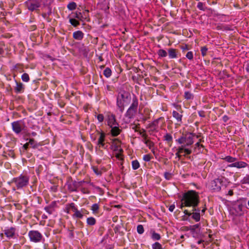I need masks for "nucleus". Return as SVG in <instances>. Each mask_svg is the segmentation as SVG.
<instances>
[{
	"instance_id": "obj_11",
	"label": "nucleus",
	"mask_w": 249,
	"mask_h": 249,
	"mask_svg": "<svg viewBox=\"0 0 249 249\" xmlns=\"http://www.w3.org/2000/svg\"><path fill=\"white\" fill-rule=\"evenodd\" d=\"M247 167L249 168V165L246 162L243 161H237V160L234 162L230 164L227 166V167H235L238 169L246 168Z\"/></svg>"
},
{
	"instance_id": "obj_3",
	"label": "nucleus",
	"mask_w": 249,
	"mask_h": 249,
	"mask_svg": "<svg viewBox=\"0 0 249 249\" xmlns=\"http://www.w3.org/2000/svg\"><path fill=\"white\" fill-rule=\"evenodd\" d=\"M196 136L195 133H187L182 135L176 141L180 144H184L186 146L191 145L194 142V139Z\"/></svg>"
},
{
	"instance_id": "obj_63",
	"label": "nucleus",
	"mask_w": 249,
	"mask_h": 249,
	"mask_svg": "<svg viewBox=\"0 0 249 249\" xmlns=\"http://www.w3.org/2000/svg\"><path fill=\"white\" fill-rule=\"evenodd\" d=\"M81 212L83 213V215L84 214H89V212L87 210L84 209H81Z\"/></svg>"
},
{
	"instance_id": "obj_52",
	"label": "nucleus",
	"mask_w": 249,
	"mask_h": 249,
	"mask_svg": "<svg viewBox=\"0 0 249 249\" xmlns=\"http://www.w3.org/2000/svg\"><path fill=\"white\" fill-rule=\"evenodd\" d=\"M186 146L184 145H182L181 146L179 147L177 149V152L180 154L184 152V147Z\"/></svg>"
},
{
	"instance_id": "obj_64",
	"label": "nucleus",
	"mask_w": 249,
	"mask_h": 249,
	"mask_svg": "<svg viewBox=\"0 0 249 249\" xmlns=\"http://www.w3.org/2000/svg\"><path fill=\"white\" fill-rule=\"evenodd\" d=\"M181 49L183 51H184L185 50H188V46L186 45H185L184 46H182L181 47Z\"/></svg>"
},
{
	"instance_id": "obj_32",
	"label": "nucleus",
	"mask_w": 249,
	"mask_h": 249,
	"mask_svg": "<svg viewBox=\"0 0 249 249\" xmlns=\"http://www.w3.org/2000/svg\"><path fill=\"white\" fill-rule=\"evenodd\" d=\"M94 173L98 176H100L102 174V171L101 170L99 169L97 166H92L91 167Z\"/></svg>"
},
{
	"instance_id": "obj_37",
	"label": "nucleus",
	"mask_w": 249,
	"mask_h": 249,
	"mask_svg": "<svg viewBox=\"0 0 249 249\" xmlns=\"http://www.w3.org/2000/svg\"><path fill=\"white\" fill-rule=\"evenodd\" d=\"M21 78L23 82H28L30 80L29 74L27 73H24L22 74Z\"/></svg>"
},
{
	"instance_id": "obj_15",
	"label": "nucleus",
	"mask_w": 249,
	"mask_h": 249,
	"mask_svg": "<svg viewBox=\"0 0 249 249\" xmlns=\"http://www.w3.org/2000/svg\"><path fill=\"white\" fill-rule=\"evenodd\" d=\"M57 207V203L55 201L52 202L49 205L44 207V210L49 214H52L55 211Z\"/></svg>"
},
{
	"instance_id": "obj_21",
	"label": "nucleus",
	"mask_w": 249,
	"mask_h": 249,
	"mask_svg": "<svg viewBox=\"0 0 249 249\" xmlns=\"http://www.w3.org/2000/svg\"><path fill=\"white\" fill-rule=\"evenodd\" d=\"M84 33L80 30L74 32L72 34L73 38L77 40H81L84 38Z\"/></svg>"
},
{
	"instance_id": "obj_1",
	"label": "nucleus",
	"mask_w": 249,
	"mask_h": 249,
	"mask_svg": "<svg viewBox=\"0 0 249 249\" xmlns=\"http://www.w3.org/2000/svg\"><path fill=\"white\" fill-rule=\"evenodd\" d=\"M181 202V209L184 207H192L193 208L197 207L199 203V196L196 192L190 190L183 194Z\"/></svg>"
},
{
	"instance_id": "obj_5",
	"label": "nucleus",
	"mask_w": 249,
	"mask_h": 249,
	"mask_svg": "<svg viewBox=\"0 0 249 249\" xmlns=\"http://www.w3.org/2000/svg\"><path fill=\"white\" fill-rule=\"evenodd\" d=\"M28 236L30 241L34 243H39L44 240L42 234L38 231L31 230L28 232Z\"/></svg>"
},
{
	"instance_id": "obj_23",
	"label": "nucleus",
	"mask_w": 249,
	"mask_h": 249,
	"mask_svg": "<svg viewBox=\"0 0 249 249\" xmlns=\"http://www.w3.org/2000/svg\"><path fill=\"white\" fill-rule=\"evenodd\" d=\"M26 141L29 140V142H28L30 145L31 146V147L33 148H36L38 145L37 142H36L34 139H26Z\"/></svg>"
},
{
	"instance_id": "obj_46",
	"label": "nucleus",
	"mask_w": 249,
	"mask_h": 249,
	"mask_svg": "<svg viewBox=\"0 0 249 249\" xmlns=\"http://www.w3.org/2000/svg\"><path fill=\"white\" fill-rule=\"evenodd\" d=\"M186 57L190 60H192L193 59V53L192 51L188 52L186 54Z\"/></svg>"
},
{
	"instance_id": "obj_2",
	"label": "nucleus",
	"mask_w": 249,
	"mask_h": 249,
	"mask_svg": "<svg viewBox=\"0 0 249 249\" xmlns=\"http://www.w3.org/2000/svg\"><path fill=\"white\" fill-rule=\"evenodd\" d=\"M131 101L129 93L122 91L119 93L116 101V106L121 113L124 111V106L128 104Z\"/></svg>"
},
{
	"instance_id": "obj_42",
	"label": "nucleus",
	"mask_w": 249,
	"mask_h": 249,
	"mask_svg": "<svg viewBox=\"0 0 249 249\" xmlns=\"http://www.w3.org/2000/svg\"><path fill=\"white\" fill-rule=\"evenodd\" d=\"M201 53L203 56H205L207 55L208 48L206 46H203L201 48Z\"/></svg>"
},
{
	"instance_id": "obj_10",
	"label": "nucleus",
	"mask_w": 249,
	"mask_h": 249,
	"mask_svg": "<svg viewBox=\"0 0 249 249\" xmlns=\"http://www.w3.org/2000/svg\"><path fill=\"white\" fill-rule=\"evenodd\" d=\"M4 234L8 239L17 238V229L14 227H7L4 231Z\"/></svg>"
},
{
	"instance_id": "obj_36",
	"label": "nucleus",
	"mask_w": 249,
	"mask_h": 249,
	"mask_svg": "<svg viewBox=\"0 0 249 249\" xmlns=\"http://www.w3.org/2000/svg\"><path fill=\"white\" fill-rule=\"evenodd\" d=\"M139 162L137 160H134L132 161V167L133 170H137L140 167Z\"/></svg>"
},
{
	"instance_id": "obj_22",
	"label": "nucleus",
	"mask_w": 249,
	"mask_h": 249,
	"mask_svg": "<svg viewBox=\"0 0 249 249\" xmlns=\"http://www.w3.org/2000/svg\"><path fill=\"white\" fill-rule=\"evenodd\" d=\"M163 140L166 142L169 146H171L173 143V137L170 133H166L163 136Z\"/></svg>"
},
{
	"instance_id": "obj_55",
	"label": "nucleus",
	"mask_w": 249,
	"mask_h": 249,
	"mask_svg": "<svg viewBox=\"0 0 249 249\" xmlns=\"http://www.w3.org/2000/svg\"><path fill=\"white\" fill-rule=\"evenodd\" d=\"M198 114L199 116L201 117H205V112L203 110L199 111L198 112Z\"/></svg>"
},
{
	"instance_id": "obj_48",
	"label": "nucleus",
	"mask_w": 249,
	"mask_h": 249,
	"mask_svg": "<svg viewBox=\"0 0 249 249\" xmlns=\"http://www.w3.org/2000/svg\"><path fill=\"white\" fill-rule=\"evenodd\" d=\"M96 118L99 123H102L104 120V116L102 114H99L97 115Z\"/></svg>"
},
{
	"instance_id": "obj_12",
	"label": "nucleus",
	"mask_w": 249,
	"mask_h": 249,
	"mask_svg": "<svg viewBox=\"0 0 249 249\" xmlns=\"http://www.w3.org/2000/svg\"><path fill=\"white\" fill-rule=\"evenodd\" d=\"M97 132H98V133L100 134V136H99L98 141H97V145L99 146V147L105 148H106L105 141H106V134L103 131L99 132V131H97Z\"/></svg>"
},
{
	"instance_id": "obj_6",
	"label": "nucleus",
	"mask_w": 249,
	"mask_h": 249,
	"mask_svg": "<svg viewBox=\"0 0 249 249\" xmlns=\"http://www.w3.org/2000/svg\"><path fill=\"white\" fill-rule=\"evenodd\" d=\"M25 4L29 11H37L41 6V2L39 0H27Z\"/></svg>"
},
{
	"instance_id": "obj_49",
	"label": "nucleus",
	"mask_w": 249,
	"mask_h": 249,
	"mask_svg": "<svg viewBox=\"0 0 249 249\" xmlns=\"http://www.w3.org/2000/svg\"><path fill=\"white\" fill-rule=\"evenodd\" d=\"M143 132L144 133L142 134L141 132H139V134L142 135V137L143 138V142H144V141H147V135L145 133V130L144 129H142Z\"/></svg>"
},
{
	"instance_id": "obj_19",
	"label": "nucleus",
	"mask_w": 249,
	"mask_h": 249,
	"mask_svg": "<svg viewBox=\"0 0 249 249\" xmlns=\"http://www.w3.org/2000/svg\"><path fill=\"white\" fill-rule=\"evenodd\" d=\"M16 86L15 88V92L17 93H23L24 91L25 87L24 85L21 82H18L17 80H15Z\"/></svg>"
},
{
	"instance_id": "obj_51",
	"label": "nucleus",
	"mask_w": 249,
	"mask_h": 249,
	"mask_svg": "<svg viewBox=\"0 0 249 249\" xmlns=\"http://www.w3.org/2000/svg\"><path fill=\"white\" fill-rule=\"evenodd\" d=\"M174 106L180 113H183V111L182 110L180 105L174 104Z\"/></svg>"
},
{
	"instance_id": "obj_7",
	"label": "nucleus",
	"mask_w": 249,
	"mask_h": 249,
	"mask_svg": "<svg viewBox=\"0 0 249 249\" xmlns=\"http://www.w3.org/2000/svg\"><path fill=\"white\" fill-rule=\"evenodd\" d=\"M193 212H189L187 210H185L183 212L185 215L188 216H192V219L196 222H198L200 219V209L199 208H194L192 209Z\"/></svg>"
},
{
	"instance_id": "obj_40",
	"label": "nucleus",
	"mask_w": 249,
	"mask_h": 249,
	"mask_svg": "<svg viewBox=\"0 0 249 249\" xmlns=\"http://www.w3.org/2000/svg\"><path fill=\"white\" fill-rule=\"evenodd\" d=\"M144 143L147 145V146L150 149H151L154 146V143L150 140L144 141Z\"/></svg>"
},
{
	"instance_id": "obj_35",
	"label": "nucleus",
	"mask_w": 249,
	"mask_h": 249,
	"mask_svg": "<svg viewBox=\"0 0 249 249\" xmlns=\"http://www.w3.org/2000/svg\"><path fill=\"white\" fill-rule=\"evenodd\" d=\"M69 22L74 27H76L80 24V22L74 18H70Z\"/></svg>"
},
{
	"instance_id": "obj_17",
	"label": "nucleus",
	"mask_w": 249,
	"mask_h": 249,
	"mask_svg": "<svg viewBox=\"0 0 249 249\" xmlns=\"http://www.w3.org/2000/svg\"><path fill=\"white\" fill-rule=\"evenodd\" d=\"M168 54L169 59H176L178 57V51L174 48H169L168 50Z\"/></svg>"
},
{
	"instance_id": "obj_27",
	"label": "nucleus",
	"mask_w": 249,
	"mask_h": 249,
	"mask_svg": "<svg viewBox=\"0 0 249 249\" xmlns=\"http://www.w3.org/2000/svg\"><path fill=\"white\" fill-rule=\"evenodd\" d=\"M67 7L70 11H72L76 9L77 4L74 1H71L68 4Z\"/></svg>"
},
{
	"instance_id": "obj_8",
	"label": "nucleus",
	"mask_w": 249,
	"mask_h": 249,
	"mask_svg": "<svg viewBox=\"0 0 249 249\" xmlns=\"http://www.w3.org/2000/svg\"><path fill=\"white\" fill-rule=\"evenodd\" d=\"M29 182V178L24 175H21L18 177L14 178L13 182L17 187H24L28 184Z\"/></svg>"
},
{
	"instance_id": "obj_60",
	"label": "nucleus",
	"mask_w": 249,
	"mask_h": 249,
	"mask_svg": "<svg viewBox=\"0 0 249 249\" xmlns=\"http://www.w3.org/2000/svg\"><path fill=\"white\" fill-rule=\"evenodd\" d=\"M65 212L67 213H70V207H69V205L68 204L66 205V208H65Z\"/></svg>"
},
{
	"instance_id": "obj_45",
	"label": "nucleus",
	"mask_w": 249,
	"mask_h": 249,
	"mask_svg": "<svg viewBox=\"0 0 249 249\" xmlns=\"http://www.w3.org/2000/svg\"><path fill=\"white\" fill-rule=\"evenodd\" d=\"M132 129H133L135 132H138L139 133V131L138 130V128L140 127V124H132Z\"/></svg>"
},
{
	"instance_id": "obj_59",
	"label": "nucleus",
	"mask_w": 249,
	"mask_h": 249,
	"mask_svg": "<svg viewBox=\"0 0 249 249\" xmlns=\"http://www.w3.org/2000/svg\"><path fill=\"white\" fill-rule=\"evenodd\" d=\"M58 103L59 106L61 108L64 107L65 106V104L61 101H59Z\"/></svg>"
},
{
	"instance_id": "obj_9",
	"label": "nucleus",
	"mask_w": 249,
	"mask_h": 249,
	"mask_svg": "<svg viewBox=\"0 0 249 249\" xmlns=\"http://www.w3.org/2000/svg\"><path fill=\"white\" fill-rule=\"evenodd\" d=\"M12 130L16 134H19L25 127V123L21 120L14 121L11 123Z\"/></svg>"
},
{
	"instance_id": "obj_43",
	"label": "nucleus",
	"mask_w": 249,
	"mask_h": 249,
	"mask_svg": "<svg viewBox=\"0 0 249 249\" xmlns=\"http://www.w3.org/2000/svg\"><path fill=\"white\" fill-rule=\"evenodd\" d=\"M153 249H162L161 245L159 242H155L152 245Z\"/></svg>"
},
{
	"instance_id": "obj_38",
	"label": "nucleus",
	"mask_w": 249,
	"mask_h": 249,
	"mask_svg": "<svg viewBox=\"0 0 249 249\" xmlns=\"http://www.w3.org/2000/svg\"><path fill=\"white\" fill-rule=\"evenodd\" d=\"M151 237L154 240H159L161 236L160 234L153 231L152 233Z\"/></svg>"
},
{
	"instance_id": "obj_62",
	"label": "nucleus",
	"mask_w": 249,
	"mask_h": 249,
	"mask_svg": "<svg viewBox=\"0 0 249 249\" xmlns=\"http://www.w3.org/2000/svg\"><path fill=\"white\" fill-rule=\"evenodd\" d=\"M222 119L224 122H227V121L229 120V117L227 115H224L223 116Z\"/></svg>"
},
{
	"instance_id": "obj_33",
	"label": "nucleus",
	"mask_w": 249,
	"mask_h": 249,
	"mask_svg": "<svg viewBox=\"0 0 249 249\" xmlns=\"http://www.w3.org/2000/svg\"><path fill=\"white\" fill-rule=\"evenodd\" d=\"M99 209V206L97 203L93 204L91 207V210H92L93 214H96L97 213H98Z\"/></svg>"
},
{
	"instance_id": "obj_50",
	"label": "nucleus",
	"mask_w": 249,
	"mask_h": 249,
	"mask_svg": "<svg viewBox=\"0 0 249 249\" xmlns=\"http://www.w3.org/2000/svg\"><path fill=\"white\" fill-rule=\"evenodd\" d=\"M165 178L167 180H170L172 177V174L169 172H165L164 174Z\"/></svg>"
},
{
	"instance_id": "obj_16",
	"label": "nucleus",
	"mask_w": 249,
	"mask_h": 249,
	"mask_svg": "<svg viewBox=\"0 0 249 249\" xmlns=\"http://www.w3.org/2000/svg\"><path fill=\"white\" fill-rule=\"evenodd\" d=\"M172 116L177 121L176 124L180 125L182 123V113L178 112L176 110H173L172 112Z\"/></svg>"
},
{
	"instance_id": "obj_24",
	"label": "nucleus",
	"mask_w": 249,
	"mask_h": 249,
	"mask_svg": "<svg viewBox=\"0 0 249 249\" xmlns=\"http://www.w3.org/2000/svg\"><path fill=\"white\" fill-rule=\"evenodd\" d=\"M184 98L187 100H193L194 98V95L190 91H185L184 94Z\"/></svg>"
},
{
	"instance_id": "obj_39",
	"label": "nucleus",
	"mask_w": 249,
	"mask_h": 249,
	"mask_svg": "<svg viewBox=\"0 0 249 249\" xmlns=\"http://www.w3.org/2000/svg\"><path fill=\"white\" fill-rule=\"evenodd\" d=\"M113 89L114 87L113 86L107 85L106 88V92L107 93L109 92L110 94H112L113 93Z\"/></svg>"
},
{
	"instance_id": "obj_18",
	"label": "nucleus",
	"mask_w": 249,
	"mask_h": 249,
	"mask_svg": "<svg viewBox=\"0 0 249 249\" xmlns=\"http://www.w3.org/2000/svg\"><path fill=\"white\" fill-rule=\"evenodd\" d=\"M107 124L110 127L114 126V125H119L114 115L111 114L108 116Z\"/></svg>"
},
{
	"instance_id": "obj_47",
	"label": "nucleus",
	"mask_w": 249,
	"mask_h": 249,
	"mask_svg": "<svg viewBox=\"0 0 249 249\" xmlns=\"http://www.w3.org/2000/svg\"><path fill=\"white\" fill-rule=\"evenodd\" d=\"M152 158V157L150 154L144 155L143 156V160L145 161H149Z\"/></svg>"
},
{
	"instance_id": "obj_34",
	"label": "nucleus",
	"mask_w": 249,
	"mask_h": 249,
	"mask_svg": "<svg viewBox=\"0 0 249 249\" xmlns=\"http://www.w3.org/2000/svg\"><path fill=\"white\" fill-rule=\"evenodd\" d=\"M74 213L73 215V217H75L78 218H82L83 217V213L81 211H79L78 209L76 210L74 212Z\"/></svg>"
},
{
	"instance_id": "obj_58",
	"label": "nucleus",
	"mask_w": 249,
	"mask_h": 249,
	"mask_svg": "<svg viewBox=\"0 0 249 249\" xmlns=\"http://www.w3.org/2000/svg\"><path fill=\"white\" fill-rule=\"evenodd\" d=\"M33 82V84H35V87L34 88V90H35L38 87V84H39V82H38V81H37L36 80H34Z\"/></svg>"
},
{
	"instance_id": "obj_44",
	"label": "nucleus",
	"mask_w": 249,
	"mask_h": 249,
	"mask_svg": "<svg viewBox=\"0 0 249 249\" xmlns=\"http://www.w3.org/2000/svg\"><path fill=\"white\" fill-rule=\"evenodd\" d=\"M74 18H76L78 19H79L80 20H82L83 16L82 15L81 13L80 12H76L74 14V15L73 16Z\"/></svg>"
},
{
	"instance_id": "obj_20",
	"label": "nucleus",
	"mask_w": 249,
	"mask_h": 249,
	"mask_svg": "<svg viewBox=\"0 0 249 249\" xmlns=\"http://www.w3.org/2000/svg\"><path fill=\"white\" fill-rule=\"evenodd\" d=\"M110 128H111L110 133L113 137L118 136L122 132V130L119 128L118 125H114Z\"/></svg>"
},
{
	"instance_id": "obj_54",
	"label": "nucleus",
	"mask_w": 249,
	"mask_h": 249,
	"mask_svg": "<svg viewBox=\"0 0 249 249\" xmlns=\"http://www.w3.org/2000/svg\"><path fill=\"white\" fill-rule=\"evenodd\" d=\"M184 152L187 155H190V154H191L192 153V150L191 149H188V148H184Z\"/></svg>"
},
{
	"instance_id": "obj_14",
	"label": "nucleus",
	"mask_w": 249,
	"mask_h": 249,
	"mask_svg": "<svg viewBox=\"0 0 249 249\" xmlns=\"http://www.w3.org/2000/svg\"><path fill=\"white\" fill-rule=\"evenodd\" d=\"M226 178H219L215 179L212 182V187L214 186L215 187H222L226 186Z\"/></svg>"
},
{
	"instance_id": "obj_41",
	"label": "nucleus",
	"mask_w": 249,
	"mask_h": 249,
	"mask_svg": "<svg viewBox=\"0 0 249 249\" xmlns=\"http://www.w3.org/2000/svg\"><path fill=\"white\" fill-rule=\"evenodd\" d=\"M137 231L139 234H142L144 232V228L142 225H138L137 227Z\"/></svg>"
},
{
	"instance_id": "obj_13",
	"label": "nucleus",
	"mask_w": 249,
	"mask_h": 249,
	"mask_svg": "<svg viewBox=\"0 0 249 249\" xmlns=\"http://www.w3.org/2000/svg\"><path fill=\"white\" fill-rule=\"evenodd\" d=\"M161 122V126L165 124L164 118L163 117L159 118L158 119L154 120L149 124L148 127L151 128L153 130H156L158 126V124Z\"/></svg>"
},
{
	"instance_id": "obj_29",
	"label": "nucleus",
	"mask_w": 249,
	"mask_h": 249,
	"mask_svg": "<svg viewBox=\"0 0 249 249\" xmlns=\"http://www.w3.org/2000/svg\"><path fill=\"white\" fill-rule=\"evenodd\" d=\"M197 8L200 10H202L203 11H205L207 9V7L206 6V4L200 1L197 3Z\"/></svg>"
},
{
	"instance_id": "obj_56",
	"label": "nucleus",
	"mask_w": 249,
	"mask_h": 249,
	"mask_svg": "<svg viewBox=\"0 0 249 249\" xmlns=\"http://www.w3.org/2000/svg\"><path fill=\"white\" fill-rule=\"evenodd\" d=\"M29 144L28 142H26L23 145V149L25 150H27V149H28L29 148Z\"/></svg>"
},
{
	"instance_id": "obj_57",
	"label": "nucleus",
	"mask_w": 249,
	"mask_h": 249,
	"mask_svg": "<svg viewBox=\"0 0 249 249\" xmlns=\"http://www.w3.org/2000/svg\"><path fill=\"white\" fill-rule=\"evenodd\" d=\"M175 208V205L174 204H172L170 205L169 207V211L171 212H173Z\"/></svg>"
},
{
	"instance_id": "obj_4",
	"label": "nucleus",
	"mask_w": 249,
	"mask_h": 249,
	"mask_svg": "<svg viewBox=\"0 0 249 249\" xmlns=\"http://www.w3.org/2000/svg\"><path fill=\"white\" fill-rule=\"evenodd\" d=\"M138 106V100L137 98L135 97L133 98L132 103L127 110L125 114V116L129 119L133 118L137 111Z\"/></svg>"
},
{
	"instance_id": "obj_61",
	"label": "nucleus",
	"mask_w": 249,
	"mask_h": 249,
	"mask_svg": "<svg viewBox=\"0 0 249 249\" xmlns=\"http://www.w3.org/2000/svg\"><path fill=\"white\" fill-rule=\"evenodd\" d=\"M244 183H249V177H247L243 179Z\"/></svg>"
},
{
	"instance_id": "obj_28",
	"label": "nucleus",
	"mask_w": 249,
	"mask_h": 249,
	"mask_svg": "<svg viewBox=\"0 0 249 249\" xmlns=\"http://www.w3.org/2000/svg\"><path fill=\"white\" fill-rule=\"evenodd\" d=\"M103 74L106 77L109 78L112 74L111 69L108 67L106 68L103 71Z\"/></svg>"
},
{
	"instance_id": "obj_53",
	"label": "nucleus",
	"mask_w": 249,
	"mask_h": 249,
	"mask_svg": "<svg viewBox=\"0 0 249 249\" xmlns=\"http://www.w3.org/2000/svg\"><path fill=\"white\" fill-rule=\"evenodd\" d=\"M69 207H70V209L72 210L73 212H74L77 209V208L76 207L74 203H71L69 204Z\"/></svg>"
},
{
	"instance_id": "obj_31",
	"label": "nucleus",
	"mask_w": 249,
	"mask_h": 249,
	"mask_svg": "<svg viewBox=\"0 0 249 249\" xmlns=\"http://www.w3.org/2000/svg\"><path fill=\"white\" fill-rule=\"evenodd\" d=\"M158 55L160 57H165L167 56V52L163 49H160L157 52Z\"/></svg>"
},
{
	"instance_id": "obj_26",
	"label": "nucleus",
	"mask_w": 249,
	"mask_h": 249,
	"mask_svg": "<svg viewBox=\"0 0 249 249\" xmlns=\"http://www.w3.org/2000/svg\"><path fill=\"white\" fill-rule=\"evenodd\" d=\"M200 224H196L194 225H191L188 227V229L191 231V232H195L197 229H200Z\"/></svg>"
},
{
	"instance_id": "obj_30",
	"label": "nucleus",
	"mask_w": 249,
	"mask_h": 249,
	"mask_svg": "<svg viewBox=\"0 0 249 249\" xmlns=\"http://www.w3.org/2000/svg\"><path fill=\"white\" fill-rule=\"evenodd\" d=\"M96 219L93 217H89L87 219V223L88 225L93 226L96 224Z\"/></svg>"
},
{
	"instance_id": "obj_25",
	"label": "nucleus",
	"mask_w": 249,
	"mask_h": 249,
	"mask_svg": "<svg viewBox=\"0 0 249 249\" xmlns=\"http://www.w3.org/2000/svg\"><path fill=\"white\" fill-rule=\"evenodd\" d=\"M222 159L223 160H224L225 161H226L229 163H230L231 164L234 162L235 161H236L237 160V159L236 158L233 157L231 156H227L225 157V158H223Z\"/></svg>"
}]
</instances>
